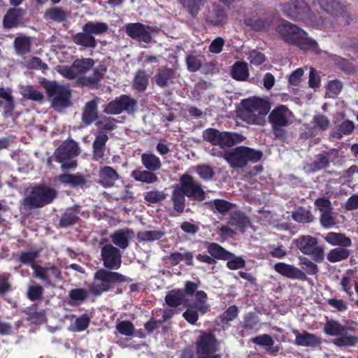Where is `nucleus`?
Returning a JSON list of instances; mask_svg holds the SVG:
<instances>
[{
  "label": "nucleus",
  "mask_w": 358,
  "mask_h": 358,
  "mask_svg": "<svg viewBox=\"0 0 358 358\" xmlns=\"http://www.w3.org/2000/svg\"><path fill=\"white\" fill-rule=\"evenodd\" d=\"M107 238H101L99 244L101 257L106 268H99L94 274V282L88 285L89 291L94 296H100L113 289L117 284L127 281V278L113 270L119 269L122 265V255L120 249L110 243Z\"/></svg>",
  "instance_id": "f257e3e1"
},
{
  "label": "nucleus",
  "mask_w": 358,
  "mask_h": 358,
  "mask_svg": "<svg viewBox=\"0 0 358 358\" xmlns=\"http://www.w3.org/2000/svg\"><path fill=\"white\" fill-rule=\"evenodd\" d=\"M185 196L193 201L202 202L206 198V193L202 185L188 173L182 174L179 179V184L173 187L171 194L173 209L182 213L185 207Z\"/></svg>",
  "instance_id": "f03ea898"
},
{
  "label": "nucleus",
  "mask_w": 358,
  "mask_h": 358,
  "mask_svg": "<svg viewBox=\"0 0 358 358\" xmlns=\"http://www.w3.org/2000/svg\"><path fill=\"white\" fill-rule=\"evenodd\" d=\"M276 31L286 43L295 45L303 51H310L316 55L321 53L317 41L309 37L308 33L297 25L286 21L279 24Z\"/></svg>",
  "instance_id": "7ed1b4c3"
},
{
  "label": "nucleus",
  "mask_w": 358,
  "mask_h": 358,
  "mask_svg": "<svg viewBox=\"0 0 358 358\" xmlns=\"http://www.w3.org/2000/svg\"><path fill=\"white\" fill-rule=\"evenodd\" d=\"M39 255L40 250L38 249H31L21 252L18 255L17 260L22 264L29 265L34 271V277L41 280L45 287H54L52 278L55 281H60L62 279V271L55 264L43 266L36 264V260Z\"/></svg>",
  "instance_id": "20e7f679"
},
{
  "label": "nucleus",
  "mask_w": 358,
  "mask_h": 358,
  "mask_svg": "<svg viewBox=\"0 0 358 358\" xmlns=\"http://www.w3.org/2000/svg\"><path fill=\"white\" fill-rule=\"evenodd\" d=\"M282 11L290 19L311 27L318 28L324 24L322 17L314 13L304 0H289L282 5Z\"/></svg>",
  "instance_id": "39448f33"
},
{
  "label": "nucleus",
  "mask_w": 358,
  "mask_h": 358,
  "mask_svg": "<svg viewBox=\"0 0 358 358\" xmlns=\"http://www.w3.org/2000/svg\"><path fill=\"white\" fill-rule=\"evenodd\" d=\"M57 196V192L54 188L38 184L31 187L29 194L22 199V204L26 210L41 208L51 203Z\"/></svg>",
  "instance_id": "423d86ee"
},
{
  "label": "nucleus",
  "mask_w": 358,
  "mask_h": 358,
  "mask_svg": "<svg viewBox=\"0 0 358 358\" xmlns=\"http://www.w3.org/2000/svg\"><path fill=\"white\" fill-rule=\"evenodd\" d=\"M263 152L247 146H238L224 154V159L231 168L245 167L249 162L257 163L262 160Z\"/></svg>",
  "instance_id": "0eeeda50"
},
{
  "label": "nucleus",
  "mask_w": 358,
  "mask_h": 358,
  "mask_svg": "<svg viewBox=\"0 0 358 358\" xmlns=\"http://www.w3.org/2000/svg\"><path fill=\"white\" fill-rule=\"evenodd\" d=\"M39 83L45 90L48 98L51 99V106L53 108L63 109L71 105L72 94L68 87L44 78L39 81Z\"/></svg>",
  "instance_id": "6e6552de"
},
{
  "label": "nucleus",
  "mask_w": 358,
  "mask_h": 358,
  "mask_svg": "<svg viewBox=\"0 0 358 358\" xmlns=\"http://www.w3.org/2000/svg\"><path fill=\"white\" fill-rule=\"evenodd\" d=\"M197 358H222L219 350V342L211 331H201L194 343Z\"/></svg>",
  "instance_id": "1a4fd4ad"
},
{
  "label": "nucleus",
  "mask_w": 358,
  "mask_h": 358,
  "mask_svg": "<svg viewBox=\"0 0 358 358\" xmlns=\"http://www.w3.org/2000/svg\"><path fill=\"white\" fill-rule=\"evenodd\" d=\"M293 242L302 254L311 256L314 262L322 263L324 261V247L319 244L315 237L310 235H301Z\"/></svg>",
  "instance_id": "9d476101"
},
{
  "label": "nucleus",
  "mask_w": 358,
  "mask_h": 358,
  "mask_svg": "<svg viewBox=\"0 0 358 358\" xmlns=\"http://www.w3.org/2000/svg\"><path fill=\"white\" fill-rule=\"evenodd\" d=\"M79 153L77 142L71 139L63 142L55 151L54 156L57 162L61 163L62 170L74 169L77 166V161L73 159Z\"/></svg>",
  "instance_id": "9b49d317"
},
{
  "label": "nucleus",
  "mask_w": 358,
  "mask_h": 358,
  "mask_svg": "<svg viewBox=\"0 0 358 358\" xmlns=\"http://www.w3.org/2000/svg\"><path fill=\"white\" fill-rule=\"evenodd\" d=\"M136 104L137 102L135 99L128 95L122 94L110 101L106 106L103 112L109 115H119L124 110L130 113L134 110Z\"/></svg>",
  "instance_id": "f8f14e48"
},
{
  "label": "nucleus",
  "mask_w": 358,
  "mask_h": 358,
  "mask_svg": "<svg viewBox=\"0 0 358 358\" xmlns=\"http://www.w3.org/2000/svg\"><path fill=\"white\" fill-rule=\"evenodd\" d=\"M94 64L91 58H82L76 59L71 66H64L60 73L69 80L76 79L78 75L86 73Z\"/></svg>",
  "instance_id": "ddd939ff"
},
{
  "label": "nucleus",
  "mask_w": 358,
  "mask_h": 358,
  "mask_svg": "<svg viewBox=\"0 0 358 358\" xmlns=\"http://www.w3.org/2000/svg\"><path fill=\"white\" fill-rule=\"evenodd\" d=\"M321 8L331 15H341L345 18L346 24L357 17V15H351L346 6L335 0H317Z\"/></svg>",
  "instance_id": "4468645a"
},
{
  "label": "nucleus",
  "mask_w": 358,
  "mask_h": 358,
  "mask_svg": "<svg viewBox=\"0 0 358 358\" xmlns=\"http://www.w3.org/2000/svg\"><path fill=\"white\" fill-rule=\"evenodd\" d=\"M292 111L285 105L275 107L270 113L268 119L271 125L289 126L292 124Z\"/></svg>",
  "instance_id": "2eb2a0df"
},
{
  "label": "nucleus",
  "mask_w": 358,
  "mask_h": 358,
  "mask_svg": "<svg viewBox=\"0 0 358 358\" xmlns=\"http://www.w3.org/2000/svg\"><path fill=\"white\" fill-rule=\"evenodd\" d=\"M148 28H149L148 27ZM124 31L127 36L132 39L149 43L152 41V36L147 27L142 23H128L124 27Z\"/></svg>",
  "instance_id": "dca6fc26"
},
{
  "label": "nucleus",
  "mask_w": 358,
  "mask_h": 358,
  "mask_svg": "<svg viewBox=\"0 0 358 358\" xmlns=\"http://www.w3.org/2000/svg\"><path fill=\"white\" fill-rule=\"evenodd\" d=\"M228 19L226 9L220 4L214 3L206 17V22L213 27L224 26Z\"/></svg>",
  "instance_id": "f3484780"
},
{
  "label": "nucleus",
  "mask_w": 358,
  "mask_h": 358,
  "mask_svg": "<svg viewBox=\"0 0 358 358\" xmlns=\"http://www.w3.org/2000/svg\"><path fill=\"white\" fill-rule=\"evenodd\" d=\"M80 210L81 206L77 204L66 208L59 218V227L67 228L78 223Z\"/></svg>",
  "instance_id": "a211bd4d"
},
{
  "label": "nucleus",
  "mask_w": 358,
  "mask_h": 358,
  "mask_svg": "<svg viewBox=\"0 0 358 358\" xmlns=\"http://www.w3.org/2000/svg\"><path fill=\"white\" fill-rule=\"evenodd\" d=\"M243 108L250 113H257L260 115H266L270 110L268 101L261 98L245 99L242 100Z\"/></svg>",
  "instance_id": "6ab92c4d"
},
{
  "label": "nucleus",
  "mask_w": 358,
  "mask_h": 358,
  "mask_svg": "<svg viewBox=\"0 0 358 358\" xmlns=\"http://www.w3.org/2000/svg\"><path fill=\"white\" fill-rule=\"evenodd\" d=\"M275 271L279 274L289 279H297L302 281L307 280V275L300 268L283 262H278L274 265Z\"/></svg>",
  "instance_id": "aec40b11"
},
{
  "label": "nucleus",
  "mask_w": 358,
  "mask_h": 358,
  "mask_svg": "<svg viewBox=\"0 0 358 358\" xmlns=\"http://www.w3.org/2000/svg\"><path fill=\"white\" fill-rule=\"evenodd\" d=\"M292 332L296 336L294 343L298 346L316 348L322 343L320 337L308 331H304L301 334L295 329Z\"/></svg>",
  "instance_id": "412c9836"
},
{
  "label": "nucleus",
  "mask_w": 358,
  "mask_h": 358,
  "mask_svg": "<svg viewBox=\"0 0 358 358\" xmlns=\"http://www.w3.org/2000/svg\"><path fill=\"white\" fill-rule=\"evenodd\" d=\"M134 237V231L129 228L117 229L110 236V238L115 245L122 250L129 246L130 239Z\"/></svg>",
  "instance_id": "4be33fe9"
},
{
  "label": "nucleus",
  "mask_w": 358,
  "mask_h": 358,
  "mask_svg": "<svg viewBox=\"0 0 358 358\" xmlns=\"http://www.w3.org/2000/svg\"><path fill=\"white\" fill-rule=\"evenodd\" d=\"M24 14V11L22 8H9L3 18V27L8 29L17 27Z\"/></svg>",
  "instance_id": "5701e85b"
},
{
  "label": "nucleus",
  "mask_w": 358,
  "mask_h": 358,
  "mask_svg": "<svg viewBox=\"0 0 358 358\" xmlns=\"http://www.w3.org/2000/svg\"><path fill=\"white\" fill-rule=\"evenodd\" d=\"M106 71L107 68L104 65L100 64L94 69L92 76L83 77L80 79V81L83 85L90 88H98Z\"/></svg>",
  "instance_id": "b1692460"
},
{
  "label": "nucleus",
  "mask_w": 358,
  "mask_h": 358,
  "mask_svg": "<svg viewBox=\"0 0 358 358\" xmlns=\"http://www.w3.org/2000/svg\"><path fill=\"white\" fill-rule=\"evenodd\" d=\"M119 178V174L111 166H104L99 171V183L105 188L113 187Z\"/></svg>",
  "instance_id": "393cba45"
},
{
  "label": "nucleus",
  "mask_w": 358,
  "mask_h": 358,
  "mask_svg": "<svg viewBox=\"0 0 358 358\" xmlns=\"http://www.w3.org/2000/svg\"><path fill=\"white\" fill-rule=\"evenodd\" d=\"M99 117L98 102L96 99L87 101L82 112L81 120L85 125H90Z\"/></svg>",
  "instance_id": "a878e982"
},
{
  "label": "nucleus",
  "mask_w": 358,
  "mask_h": 358,
  "mask_svg": "<svg viewBox=\"0 0 358 358\" xmlns=\"http://www.w3.org/2000/svg\"><path fill=\"white\" fill-rule=\"evenodd\" d=\"M108 140V136L106 134L101 133L96 136L92 143V159L94 161H99L105 156Z\"/></svg>",
  "instance_id": "bb28decb"
},
{
  "label": "nucleus",
  "mask_w": 358,
  "mask_h": 358,
  "mask_svg": "<svg viewBox=\"0 0 358 358\" xmlns=\"http://www.w3.org/2000/svg\"><path fill=\"white\" fill-rule=\"evenodd\" d=\"M244 137L239 134L221 131L217 141L215 145H218L221 148L232 147L236 143H241L243 141Z\"/></svg>",
  "instance_id": "cd10ccee"
},
{
  "label": "nucleus",
  "mask_w": 358,
  "mask_h": 358,
  "mask_svg": "<svg viewBox=\"0 0 358 358\" xmlns=\"http://www.w3.org/2000/svg\"><path fill=\"white\" fill-rule=\"evenodd\" d=\"M349 331H354V329L342 325L338 321L334 320L327 321L324 326V333L330 336L338 337L341 334H346Z\"/></svg>",
  "instance_id": "c85d7f7f"
},
{
  "label": "nucleus",
  "mask_w": 358,
  "mask_h": 358,
  "mask_svg": "<svg viewBox=\"0 0 358 358\" xmlns=\"http://www.w3.org/2000/svg\"><path fill=\"white\" fill-rule=\"evenodd\" d=\"M43 18L46 21L63 23L67 20L68 13L62 7L53 6L45 10Z\"/></svg>",
  "instance_id": "c756f323"
},
{
  "label": "nucleus",
  "mask_w": 358,
  "mask_h": 358,
  "mask_svg": "<svg viewBox=\"0 0 358 358\" xmlns=\"http://www.w3.org/2000/svg\"><path fill=\"white\" fill-rule=\"evenodd\" d=\"M324 240L331 245L338 248H348L352 245L351 239L345 234L336 232H329L324 236Z\"/></svg>",
  "instance_id": "7c9ffc66"
},
{
  "label": "nucleus",
  "mask_w": 358,
  "mask_h": 358,
  "mask_svg": "<svg viewBox=\"0 0 358 358\" xmlns=\"http://www.w3.org/2000/svg\"><path fill=\"white\" fill-rule=\"evenodd\" d=\"M176 71L168 67L160 68L154 76V80L157 86L164 88L169 86V81L174 78Z\"/></svg>",
  "instance_id": "2f4dec72"
},
{
  "label": "nucleus",
  "mask_w": 358,
  "mask_h": 358,
  "mask_svg": "<svg viewBox=\"0 0 358 358\" xmlns=\"http://www.w3.org/2000/svg\"><path fill=\"white\" fill-rule=\"evenodd\" d=\"M178 1L193 19L197 17L206 3V0H178Z\"/></svg>",
  "instance_id": "473e14b6"
},
{
  "label": "nucleus",
  "mask_w": 358,
  "mask_h": 358,
  "mask_svg": "<svg viewBox=\"0 0 358 358\" xmlns=\"http://www.w3.org/2000/svg\"><path fill=\"white\" fill-rule=\"evenodd\" d=\"M206 248L209 255H210L215 260L226 261L229 258V256H232V252L227 250L216 243H206Z\"/></svg>",
  "instance_id": "72a5a7b5"
},
{
  "label": "nucleus",
  "mask_w": 358,
  "mask_h": 358,
  "mask_svg": "<svg viewBox=\"0 0 358 358\" xmlns=\"http://www.w3.org/2000/svg\"><path fill=\"white\" fill-rule=\"evenodd\" d=\"M252 341L258 345L264 347L266 351L271 354L275 355L280 350L278 346H274L275 341L268 334L259 335L253 338Z\"/></svg>",
  "instance_id": "f704fd0d"
},
{
  "label": "nucleus",
  "mask_w": 358,
  "mask_h": 358,
  "mask_svg": "<svg viewBox=\"0 0 358 358\" xmlns=\"http://www.w3.org/2000/svg\"><path fill=\"white\" fill-rule=\"evenodd\" d=\"M72 40L76 45L85 48H95L97 45L95 38L90 32L83 31L73 35Z\"/></svg>",
  "instance_id": "c9c22d12"
},
{
  "label": "nucleus",
  "mask_w": 358,
  "mask_h": 358,
  "mask_svg": "<svg viewBox=\"0 0 358 358\" xmlns=\"http://www.w3.org/2000/svg\"><path fill=\"white\" fill-rule=\"evenodd\" d=\"M131 177L138 182L151 184L159 180L157 176L148 170L135 169L131 173Z\"/></svg>",
  "instance_id": "e433bc0d"
},
{
  "label": "nucleus",
  "mask_w": 358,
  "mask_h": 358,
  "mask_svg": "<svg viewBox=\"0 0 358 358\" xmlns=\"http://www.w3.org/2000/svg\"><path fill=\"white\" fill-rule=\"evenodd\" d=\"M231 77L238 81H245L249 77V69L245 62H236L231 69Z\"/></svg>",
  "instance_id": "4c0bfd02"
},
{
  "label": "nucleus",
  "mask_w": 358,
  "mask_h": 358,
  "mask_svg": "<svg viewBox=\"0 0 358 358\" xmlns=\"http://www.w3.org/2000/svg\"><path fill=\"white\" fill-rule=\"evenodd\" d=\"M68 303L72 306L84 302L89 296V291L85 288H74L69 292Z\"/></svg>",
  "instance_id": "58836bf2"
},
{
  "label": "nucleus",
  "mask_w": 358,
  "mask_h": 358,
  "mask_svg": "<svg viewBox=\"0 0 358 358\" xmlns=\"http://www.w3.org/2000/svg\"><path fill=\"white\" fill-rule=\"evenodd\" d=\"M62 183L69 185L73 187H82L86 183L85 177L80 174L63 173L59 176Z\"/></svg>",
  "instance_id": "ea45409f"
},
{
  "label": "nucleus",
  "mask_w": 358,
  "mask_h": 358,
  "mask_svg": "<svg viewBox=\"0 0 358 358\" xmlns=\"http://www.w3.org/2000/svg\"><path fill=\"white\" fill-rule=\"evenodd\" d=\"M141 162L143 166L152 172L162 167V162L158 157L152 153H143L141 155Z\"/></svg>",
  "instance_id": "a19ab883"
},
{
  "label": "nucleus",
  "mask_w": 358,
  "mask_h": 358,
  "mask_svg": "<svg viewBox=\"0 0 358 358\" xmlns=\"http://www.w3.org/2000/svg\"><path fill=\"white\" fill-rule=\"evenodd\" d=\"M31 40L26 36H17L13 43L15 52L18 55H25L31 51Z\"/></svg>",
  "instance_id": "79ce46f5"
},
{
  "label": "nucleus",
  "mask_w": 358,
  "mask_h": 358,
  "mask_svg": "<svg viewBox=\"0 0 358 358\" xmlns=\"http://www.w3.org/2000/svg\"><path fill=\"white\" fill-rule=\"evenodd\" d=\"M149 81V76L144 70H138L134 79L133 88L139 92L146 90Z\"/></svg>",
  "instance_id": "37998d69"
},
{
  "label": "nucleus",
  "mask_w": 358,
  "mask_h": 358,
  "mask_svg": "<svg viewBox=\"0 0 358 358\" xmlns=\"http://www.w3.org/2000/svg\"><path fill=\"white\" fill-rule=\"evenodd\" d=\"M108 26L106 22H87L83 27V31L90 32L91 35L102 34L107 32Z\"/></svg>",
  "instance_id": "c03bdc74"
},
{
  "label": "nucleus",
  "mask_w": 358,
  "mask_h": 358,
  "mask_svg": "<svg viewBox=\"0 0 358 358\" xmlns=\"http://www.w3.org/2000/svg\"><path fill=\"white\" fill-rule=\"evenodd\" d=\"M299 265L301 267V270L305 273L306 275H315L319 272L317 265L313 262V260L308 259L304 256H300L299 257Z\"/></svg>",
  "instance_id": "a18cd8bd"
},
{
  "label": "nucleus",
  "mask_w": 358,
  "mask_h": 358,
  "mask_svg": "<svg viewBox=\"0 0 358 358\" xmlns=\"http://www.w3.org/2000/svg\"><path fill=\"white\" fill-rule=\"evenodd\" d=\"M184 298L182 289H173L169 291L165 296L166 303L171 308H177L181 305Z\"/></svg>",
  "instance_id": "49530a36"
},
{
  "label": "nucleus",
  "mask_w": 358,
  "mask_h": 358,
  "mask_svg": "<svg viewBox=\"0 0 358 358\" xmlns=\"http://www.w3.org/2000/svg\"><path fill=\"white\" fill-rule=\"evenodd\" d=\"M231 224L236 226L241 233H245L250 224V221L243 213L236 212L231 216Z\"/></svg>",
  "instance_id": "de8ad7c7"
},
{
  "label": "nucleus",
  "mask_w": 358,
  "mask_h": 358,
  "mask_svg": "<svg viewBox=\"0 0 358 358\" xmlns=\"http://www.w3.org/2000/svg\"><path fill=\"white\" fill-rule=\"evenodd\" d=\"M350 255V250L347 248H336L329 252L327 259L331 263H336L348 259Z\"/></svg>",
  "instance_id": "09e8293b"
},
{
  "label": "nucleus",
  "mask_w": 358,
  "mask_h": 358,
  "mask_svg": "<svg viewBox=\"0 0 358 358\" xmlns=\"http://www.w3.org/2000/svg\"><path fill=\"white\" fill-rule=\"evenodd\" d=\"M204 57L203 55H188L185 57V62L187 65V69L189 72H196L198 71L204 61Z\"/></svg>",
  "instance_id": "8fccbe9b"
},
{
  "label": "nucleus",
  "mask_w": 358,
  "mask_h": 358,
  "mask_svg": "<svg viewBox=\"0 0 358 358\" xmlns=\"http://www.w3.org/2000/svg\"><path fill=\"white\" fill-rule=\"evenodd\" d=\"M292 217L294 221L301 223H310L314 220L311 212L303 207H299L293 211Z\"/></svg>",
  "instance_id": "3c124183"
},
{
  "label": "nucleus",
  "mask_w": 358,
  "mask_h": 358,
  "mask_svg": "<svg viewBox=\"0 0 358 358\" xmlns=\"http://www.w3.org/2000/svg\"><path fill=\"white\" fill-rule=\"evenodd\" d=\"M329 57L341 71L345 73H350L354 71V65L348 59L334 54L329 55Z\"/></svg>",
  "instance_id": "603ef678"
},
{
  "label": "nucleus",
  "mask_w": 358,
  "mask_h": 358,
  "mask_svg": "<svg viewBox=\"0 0 358 358\" xmlns=\"http://www.w3.org/2000/svg\"><path fill=\"white\" fill-rule=\"evenodd\" d=\"M44 293V288L43 286L33 282L29 285L27 289L26 296L28 299L31 301L41 300Z\"/></svg>",
  "instance_id": "864d4df0"
},
{
  "label": "nucleus",
  "mask_w": 358,
  "mask_h": 358,
  "mask_svg": "<svg viewBox=\"0 0 358 358\" xmlns=\"http://www.w3.org/2000/svg\"><path fill=\"white\" fill-rule=\"evenodd\" d=\"M165 235L164 230L144 231L137 234L139 241H155L160 240Z\"/></svg>",
  "instance_id": "5fc2aeb1"
},
{
  "label": "nucleus",
  "mask_w": 358,
  "mask_h": 358,
  "mask_svg": "<svg viewBox=\"0 0 358 358\" xmlns=\"http://www.w3.org/2000/svg\"><path fill=\"white\" fill-rule=\"evenodd\" d=\"M333 343L337 347H353L358 343V336L341 334L333 340Z\"/></svg>",
  "instance_id": "6e6d98bb"
},
{
  "label": "nucleus",
  "mask_w": 358,
  "mask_h": 358,
  "mask_svg": "<svg viewBox=\"0 0 358 358\" xmlns=\"http://www.w3.org/2000/svg\"><path fill=\"white\" fill-rule=\"evenodd\" d=\"M238 313L239 310L236 305L229 306L227 309L220 315V322L223 325H229L231 321L237 317Z\"/></svg>",
  "instance_id": "4d7b16f0"
},
{
  "label": "nucleus",
  "mask_w": 358,
  "mask_h": 358,
  "mask_svg": "<svg viewBox=\"0 0 358 358\" xmlns=\"http://www.w3.org/2000/svg\"><path fill=\"white\" fill-rule=\"evenodd\" d=\"M196 172L203 180H211L215 176V172L212 166L208 164H199L196 168Z\"/></svg>",
  "instance_id": "13d9d810"
},
{
  "label": "nucleus",
  "mask_w": 358,
  "mask_h": 358,
  "mask_svg": "<svg viewBox=\"0 0 358 358\" xmlns=\"http://www.w3.org/2000/svg\"><path fill=\"white\" fill-rule=\"evenodd\" d=\"M116 329L122 335L131 336L134 334L135 327L131 321L123 320L116 324Z\"/></svg>",
  "instance_id": "bf43d9fd"
},
{
  "label": "nucleus",
  "mask_w": 358,
  "mask_h": 358,
  "mask_svg": "<svg viewBox=\"0 0 358 358\" xmlns=\"http://www.w3.org/2000/svg\"><path fill=\"white\" fill-rule=\"evenodd\" d=\"M116 119L104 116L100 120L97 121L95 125L99 130L113 131L116 128Z\"/></svg>",
  "instance_id": "052dcab7"
},
{
  "label": "nucleus",
  "mask_w": 358,
  "mask_h": 358,
  "mask_svg": "<svg viewBox=\"0 0 358 358\" xmlns=\"http://www.w3.org/2000/svg\"><path fill=\"white\" fill-rule=\"evenodd\" d=\"M91 318L87 313H83L77 317L74 322L73 331L80 332L86 330L90 324Z\"/></svg>",
  "instance_id": "680f3d73"
},
{
  "label": "nucleus",
  "mask_w": 358,
  "mask_h": 358,
  "mask_svg": "<svg viewBox=\"0 0 358 358\" xmlns=\"http://www.w3.org/2000/svg\"><path fill=\"white\" fill-rule=\"evenodd\" d=\"M227 261L226 266L230 270L243 268L246 266L245 259L241 256H236L234 253H232V256H229Z\"/></svg>",
  "instance_id": "e2e57ef3"
},
{
  "label": "nucleus",
  "mask_w": 358,
  "mask_h": 358,
  "mask_svg": "<svg viewBox=\"0 0 358 358\" xmlns=\"http://www.w3.org/2000/svg\"><path fill=\"white\" fill-rule=\"evenodd\" d=\"M22 96L26 99L34 101L41 102L44 99V95L32 86H27L22 92Z\"/></svg>",
  "instance_id": "0e129e2a"
},
{
  "label": "nucleus",
  "mask_w": 358,
  "mask_h": 358,
  "mask_svg": "<svg viewBox=\"0 0 358 358\" xmlns=\"http://www.w3.org/2000/svg\"><path fill=\"white\" fill-rule=\"evenodd\" d=\"M320 222L325 229L332 228L336 225V218L332 215V210H325L320 213Z\"/></svg>",
  "instance_id": "69168bd1"
},
{
  "label": "nucleus",
  "mask_w": 358,
  "mask_h": 358,
  "mask_svg": "<svg viewBox=\"0 0 358 358\" xmlns=\"http://www.w3.org/2000/svg\"><path fill=\"white\" fill-rule=\"evenodd\" d=\"M259 320L254 313H248L244 317L243 327L245 330H254L257 329Z\"/></svg>",
  "instance_id": "338daca9"
},
{
  "label": "nucleus",
  "mask_w": 358,
  "mask_h": 358,
  "mask_svg": "<svg viewBox=\"0 0 358 358\" xmlns=\"http://www.w3.org/2000/svg\"><path fill=\"white\" fill-rule=\"evenodd\" d=\"M220 132L221 131L217 129L208 128L203 131L202 136L204 141L215 145Z\"/></svg>",
  "instance_id": "774afa93"
}]
</instances>
